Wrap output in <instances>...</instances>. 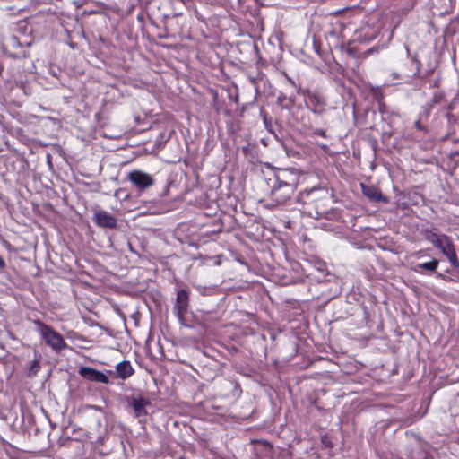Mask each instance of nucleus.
<instances>
[{
  "mask_svg": "<svg viewBox=\"0 0 459 459\" xmlns=\"http://www.w3.org/2000/svg\"><path fill=\"white\" fill-rule=\"evenodd\" d=\"M297 185V176L284 170L276 176L275 185L272 186L270 197L278 205L285 204L294 194Z\"/></svg>",
  "mask_w": 459,
  "mask_h": 459,
  "instance_id": "obj_1",
  "label": "nucleus"
},
{
  "mask_svg": "<svg viewBox=\"0 0 459 459\" xmlns=\"http://www.w3.org/2000/svg\"><path fill=\"white\" fill-rule=\"evenodd\" d=\"M426 239L448 259L453 268H459V260L456 255L452 239L445 235L429 230L426 232Z\"/></svg>",
  "mask_w": 459,
  "mask_h": 459,
  "instance_id": "obj_2",
  "label": "nucleus"
},
{
  "mask_svg": "<svg viewBox=\"0 0 459 459\" xmlns=\"http://www.w3.org/2000/svg\"><path fill=\"white\" fill-rule=\"evenodd\" d=\"M35 325L38 326V332L40 333L42 339L54 351H61L67 346L63 336L50 326L39 320L35 321Z\"/></svg>",
  "mask_w": 459,
  "mask_h": 459,
  "instance_id": "obj_3",
  "label": "nucleus"
},
{
  "mask_svg": "<svg viewBox=\"0 0 459 459\" xmlns=\"http://www.w3.org/2000/svg\"><path fill=\"white\" fill-rule=\"evenodd\" d=\"M129 181L138 189L144 190L154 184L153 178L141 170H133L128 174Z\"/></svg>",
  "mask_w": 459,
  "mask_h": 459,
  "instance_id": "obj_4",
  "label": "nucleus"
},
{
  "mask_svg": "<svg viewBox=\"0 0 459 459\" xmlns=\"http://www.w3.org/2000/svg\"><path fill=\"white\" fill-rule=\"evenodd\" d=\"M128 404L133 408L136 418L147 415L146 406L150 405V401L141 395H131L127 399Z\"/></svg>",
  "mask_w": 459,
  "mask_h": 459,
  "instance_id": "obj_5",
  "label": "nucleus"
},
{
  "mask_svg": "<svg viewBox=\"0 0 459 459\" xmlns=\"http://www.w3.org/2000/svg\"><path fill=\"white\" fill-rule=\"evenodd\" d=\"M93 221L99 227L109 229L117 227V219L106 211H96L93 213Z\"/></svg>",
  "mask_w": 459,
  "mask_h": 459,
  "instance_id": "obj_6",
  "label": "nucleus"
},
{
  "mask_svg": "<svg viewBox=\"0 0 459 459\" xmlns=\"http://www.w3.org/2000/svg\"><path fill=\"white\" fill-rule=\"evenodd\" d=\"M189 292L186 290H180L177 294L174 310L178 317L182 318L187 311Z\"/></svg>",
  "mask_w": 459,
  "mask_h": 459,
  "instance_id": "obj_7",
  "label": "nucleus"
},
{
  "mask_svg": "<svg viewBox=\"0 0 459 459\" xmlns=\"http://www.w3.org/2000/svg\"><path fill=\"white\" fill-rule=\"evenodd\" d=\"M80 374L85 379H88L90 381H94L102 384L108 383V377L104 373L91 368H82L80 369Z\"/></svg>",
  "mask_w": 459,
  "mask_h": 459,
  "instance_id": "obj_8",
  "label": "nucleus"
},
{
  "mask_svg": "<svg viewBox=\"0 0 459 459\" xmlns=\"http://www.w3.org/2000/svg\"><path fill=\"white\" fill-rule=\"evenodd\" d=\"M362 193L371 201H381L384 200V196L381 191L374 186L361 185Z\"/></svg>",
  "mask_w": 459,
  "mask_h": 459,
  "instance_id": "obj_9",
  "label": "nucleus"
},
{
  "mask_svg": "<svg viewBox=\"0 0 459 459\" xmlns=\"http://www.w3.org/2000/svg\"><path fill=\"white\" fill-rule=\"evenodd\" d=\"M438 264L439 261L436 258H433L431 261L415 264L412 269L418 273H421L422 270L434 273L437 269Z\"/></svg>",
  "mask_w": 459,
  "mask_h": 459,
  "instance_id": "obj_10",
  "label": "nucleus"
},
{
  "mask_svg": "<svg viewBox=\"0 0 459 459\" xmlns=\"http://www.w3.org/2000/svg\"><path fill=\"white\" fill-rule=\"evenodd\" d=\"M116 369H117L118 376L122 379L128 378L134 372L131 363L129 361H126V360L118 363L116 367Z\"/></svg>",
  "mask_w": 459,
  "mask_h": 459,
  "instance_id": "obj_11",
  "label": "nucleus"
},
{
  "mask_svg": "<svg viewBox=\"0 0 459 459\" xmlns=\"http://www.w3.org/2000/svg\"><path fill=\"white\" fill-rule=\"evenodd\" d=\"M40 368V365L38 359H34L30 362V366L29 368V376L33 377L35 376Z\"/></svg>",
  "mask_w": 459,
  "mask_h": 459,
  "instance_id": "obj_12",
  "label": "nucleus"
},
{
  "mask_svg": "<svg viewBox=\"0 0 459 459\" xmlns=\"http://www.w3.org/2000/svg\"><path fill=\"white\" fill-rule=\"evenodd\" d=\"M314 134L322 137H326L325 131L323 129H316Z\"/></svg>",
  "mask_w": 459,
  "mask_h": 459,
  "instance_id": "obj_13",
  "label": "nucleus"
},
{
  "mask_svg": "<svg viewBox=\"0 0 459 459\" xmlns=\"http://www.w3.org/2000/svg\"><path fill=\"white\" fill-rule=\"evenodd\" d=\"M6 266L4 259L0 255V271L4 270Z\"/></svg>",
  "mask_w": 459,
  "mask_h": 459,
  "instance_id": "obj_14",
  "label": "nucleus"
},
{
  "mask_svg": "<svg viewBox=\"0 0 459 459\" xmlns=\"http://www.w3.org/2000/svg\"><path fill=\"white\" fill-rule=\"evenodd\" d=\"M423 254H424V251H423V250H420V251H418V252L416 253V256H417L418 258H421V257H423Z\"/></svg>",
  "mask_w": 459,
  "mask_h": 459,
  "instance_id": "obj_15",
  "label": "nucleus"
},
{
  "mask_svg": "<svg viewBox=\"0 0 459 459\" xmlns=\"http://www.w3.org/2000/svg\"><path fill=\"white\" fill-rule=\"evenodd\" d=\"M415 126H416V128H418L420 130L423 129V127L421 126L420 122L419 120L415 122Z\"/></svg>",
  "mask_w": 459,
  "mask_h": 459,
  "instance_id": "obj_16",
  "label": "nucleus"
},
{
  "mask_svg": "<svg viewBox=\"0 0 459 459\" xmlns=\"http://www.w3.org/2000/svg\"><path fill=\"white\" fill-rule=\"evenodd\" d=\"M2 71H3V65H2V64L0 63V74L2 73Z\"/></svg>",
  "mask_w": 459,
  "mask_h": 459,
  "instance_id": "obj_17",
  "label": "nucleus"
},
{
  "mask_svg": "<svg viewBox=\"0 0 459 459\" xmlns=\"http://www.w3.org/2000/svg\"><path fill=\"white\" fill-rule=\"evenodd\" d=\"M288 80H289V82H290L291 84H293V85H294V82H293V81H292L290 78H288Z\"/></svg>",
  "mask_w": 459,
  "mask_h": 459,
  "instance_id": "obj_18",
  "label": "nucleus"
}]
</instances>
